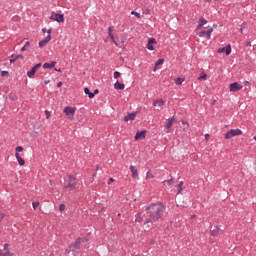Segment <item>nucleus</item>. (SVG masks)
<instances>
[{"instance_id": "28", "label": "nucleus", "mask_w": 256, "mask_h": 256, "mask_svg": "<svg viewBox=\"0 0 256 256\" xmlns=\"http://www.w3.org/2000/svg\"><path fill=\"white\" fill-rule=\"evenodd\" d=\"M31 45V42L27 41L25 45L21 48V51H27V47Z\"/></svg>"}, {"instance_id": "18", "label": "nucleus", "mask_w": 256, "mask_h": 256, "mask_svg": "<svg viewBox=\"0 0 256 256\" xmlns=\"http://www.w3.org/2000/svg\"><path fill=\"white\" fill-rule=\"evenodd\" d=\"M114 88L117 89L118 91H123V89H125V84L116 81V83L114 84Z\"/></svg>"}, {"instance_id": "3", "label": "nucleus", "mask_w": 256, "mask_h": 256, "mask_svg": "<svg viewBox=\"0 0 256 256\" xmlns=\"http://www.w3.org/2000/svg\"><path fill=\"white\" fill-rule=\"evenodd\" d=\"M238 135H243L241 129H231L225 134L224 139H233V137H237Z\"/></svg>"}, {"instance_id": "57", "label": "nucleus", "mask_w": 256, "mask_h": 256, "mask_svg": "<svg viewBox=\"0 0 256 256\" xmlns=\"http://www.w3.org/2000/svg\"><path fill=\"white\" fill-rule=\"evenodd\" d=\"M247 84H249V82H248V81H245V82H244V85H247Z\"/></svg>"}, {"instance_id": "16", "label": "nucleus", "mask_w": 256, "mask_h": 256, "mask_svg": "<svg viewBox=\"0 0 256 256\" xmlns=\"http://www.w3.org/2000/svg\"><path fill=\"white\" fill-rule=\"evenodd\" d=\"M173 123H175V116L168 119V122L165 124V128L171 129V127H173Z\"/></svg>"}, {"instance_id": "39", "label": "nucleus", "mask_w": 256, "mask_h": 256, "mask_svg": "<svg viewBox=\"0 0 256 256\" xmlns=\"http://www.w3.org/2000/svg\"><path fill=\"white\" fill-rule=\"evenodd\" d=\"M59 211L61 212L65 211V204H60Z\"/></svg>"}, {"instance_id": "55", "label": "nucleus", "mask_w": 256, "mask_h": 256, "mask_svg": "<svg viewBox=\"0 0 256 256\" xmlns=\"http://www.w3.org/2000/svg\"><path fill=\"white\" fill-rule=\"evenodd\" d=\"M66 253H71V250H69V249H66Z\"/></svg>"}, {"instance_id": "46", "label": "nucleus", "mask_w": 256, "mask_h": 256, "mask_svg": "<svg viewBox=\"0 0 256 256\" xmlns=\"http://www.w3.org/2000/svg\"><path fill=\"white\" fill-rule=\"evenodd\" d=\"M113 181H115V179L109 178V180H108V185H111V183H113Z\"/></svg>"}, {"instance_id": "13", "label": "nucleus", "mask_w": 256, "mask_h": 256, "mask_svg": "<svg viewBox=\"0 0 256 256\" xmlns=\"http://www.w3.org/2000/svg\"><path fill=\"white\" fill-rule=\"evenodd\" d=\"M130 171L132 173V178L133 179H139V172L137 170V167L130 165Z\"/></svg>"}, {"instance_id": "7", "label": "nucleus", "mask_w": 256, "mask_h": 256, "mask_svg": "<svg viewBox=\"0 0 256 256\" xmlns=\"http://www.w3.org/2000/svg\"><path fill=\"white\" fill-rule=\"evenodd\" d=\"M41 63H37L35 64L30 71L27 72V76L30 78V79H33V77L35 76V73H37V70L39 69V67H41Z\"/></svg>"}, {"instance_id": "58", "label": "nucleus", "mask_w": 256, "mask_h": 256, "mask_svg": "<svg viewBox=\"0 0 256 256\" xmlns=\"http://www.w3.org/2000/svg\"><path fill=\"white\" fill-rule=\"evenodd\" d=\"M205 137H206V138L209 137V134H205Z\"/></svg>"}, {"instance_id": "14", "label": "nucleus", "mask_w": 256, "mask_h": 256, "mask_svg": "<svg viewBox=\"0 0 256 256\" xmlns=\"http://www.w3.org/2000/svg\"><path fill=\"white\" fill-rule=\"evenodd\" d=\"M135 117H137V112L129 113L124 117V121H135Z\"/></svg>"}, {"instance_id": "5", "label": "nucleus", "mask_w": 256, "mask_h": 256, "mask_svg": "<svg viewBox=\"0 0 256 256\" xmlns=\"http://www.w3.org/2000/svg\"><path fill=\"white\" fill-rule=\"evenodd\" d=\"M76 111H77V109H75L71 106H67L64 108L63 113H65V115L68 117V119H73V116L75 115Z\"/></svg>"}, {"instance_id": "61", "label": "nucleus", "mask_w": 256, "mask_h": 256, "mask_svg": "<svg viewBox=\"0 0 256 256\" xmlns=\"http://www.w3.org/2000/svg\"><path fill=\"white\" fill-rule=\"evenodd\" d=\"M254 139H256V136L254 137Z\"/></svg>"}, {"instance_id": "22", "label": "nucleus", "mask_w": 256, "mask_h": 256, "mask_svg": "<svg viewBox=\"0 0 256 256\" xmlns=\"http://www.w3.org/2000/svg\"><path fill=\"white\" fill-rule=\"evenodd\" d=\"M163 63H165V59H163V58L158 59V60L156 61V63H155L154 71L157 70V67H159V65H163Z\"/></svg>"}, {"instance_id": "36", "label": "nucleus", "mask_w": 256, "mask_h": 256, "mask_svg": "<svg viewBox=\"0 0 256 256\" xmlns=\"http://www.w3.org/2000/svg\"><path fill=\"white\" fill-rule=\"evenodd\" d=\"M32 207H33L34 211L37 210V207H39V202H33Z\"/></svg>"}, {"instance_id": "34", "label": "nucleus", "mask_w": 256, "mask_h": 256, "mask_svg": "<svg viewBox=\"0 0 256 256\" xmlns=\"http://www.w3.org/2000/svg\"><path fill=\"white\" fill-rule=\"evenodd\" d=\"M121 77V73L119 71L114 72V79H119Z\"/></svg>"}, {"instance_id": "11", "label": "nucleus", "mask_w": 256, "mask_h": 256, "mask_svg": "<svg viewBox=\"0 0 256 256\" xmlns=\"http://www.w3.org/2000/svg\"><path fill=\"white\" fill-rule=\"evenodd\" d=\"M217 53H226V55H231V44H227L225 47L219 48Z\"/></svg>"}, {"instance_id": "23", "label": "nucleus", "mask_w": 256, "mask_h": 256, "mask_svg": "<svg viewBox=\"0 0 256 256\" xmlns=\"http://www.w3.org/2000/svg\"><path fill=\"white\" fill-rule=\"evenodd\" d=\"M157 105H158V107H162V105H165V101L164 100H156V101H154L153 102V106L157 107Z\"/></svg>"}, {"instance_id": "24", "label": "nucleus", "mask_w": 256, "mask_h": 256, "mask_svg": "<svg viewBox=\"0 0 256 256\" xmlns=\"http://www.w3.org/2000/svg\"><path fill=\"white\" fill-rule=\"evenodd\" d=\"M176 187L178 189V195H181L183 193V181H180Z\"/></svg>"}, {"instance_id": "37", "label": "nucleus", "mask_w": 256, "mask_h": 256, "mask_svg": "<svg viewBox=\"0 0 256 256\" xmlns=\"http://www.w3.org/2000/svg\"><path fill=\"white\" fill-rule=\"evenodd\" d=\"M9 75L8 71H2L1 72V77H7Z\"/></svg>"}, {"instance_id": "15", "label": "nucleus", "mask_w": 256, "mask_h": 256, "mask_svg": "<svg viewBox=\"0 0 256 256\" xmlns=\"http://www.w3.org/2000/svg\"><path fill=\"white\" fill-rule=\"evenodd\" d=\"M221 231V228H219V226H215L214 229H212L210 231V235L212 237H217V235H219V232Z\"/></svg>"}, {"instance_id": "30", "label": "nucleus", "mask_w": 256, "mask_h": 256, "mask_svg": "<svg viewBox=\"0 0 256 256\" xmlns=\"http://www.w3.org/2000/svg\"><path fill=\"white\" fill-rule=\"evenodd\" d=\"M108 35H109L111 41H113V43H115V45H117V42L115 41V36H113V32L108 33Z\"/></svg>"}, {"instance_id": "38", "label": "nucleus", "mask_w": 256, "mask_h": 256, "mask_svg": "<svg viewBox=\"0 0 256 256\" xmlns=\"http://www.w3.org/2000/svg\"><path fill=\"white\" fill-rule=\"evenodd\" d=\"M46 119H49L51 117V112L48 110H45Z\"/></svg>"}, {"instance_id": "50", "label": "nucleus", "mask_w": 256, "mask_h": 256, "mask_svg": "<svg viewBox=\"0 0 256 256\" xmlns=\"http://www.w3.org/2000/svg\"><path fill=\"white\" fill-rule=\"evenodd\" d=\"M97 94H99V89H96V90L94 91V93H93L94 96L97 95Z\"/></svg>"}, {"instance_id": "44", "label": "nucleus", "mask_w": 256, "mask_h": 256, "mask_svg": "<svg viewBox=\"0 0 256 256\" xmlns=\"http://www.w3.org/2000/svg\"><path fill=\"white\" fill-rule=\"evenodd\" d=\"M4 251H9V244H4Z\"/></svg>"}, {"instance_id": "8", "label": "nucleus", "mask_w": 256, "mask_h": 256, "mask_svg": "<svg viewBox=\"0 0 256 256\" xmlns=\"http://www.w3.org/2000/svg\"><path fill=\"white\" fill-rule=\"evenodd\" d=\"M213 33V28H208L207 31L203 30L198 33L199 37H206V39H211V34Z\"/></svg>"}, {"instance_id": "49", "label": "nucleus", "mask_w": 256, "mask_h": 256, "mask_svg": "<svg viewBox=\"0 0 256 256\" xmlns=\"http://www.w3.org/2000/svg\"><path fill=\"white\" fill-rule=\"evenodd\" d=\"M50 185H51V187H54L55 186V182L53 180H50Z\"/></svg>"}, {"instance_id": "45", "label": "nucleus", "mask_w": 256, "mask_h": 256, "mask_svg": "<svg viewBox=\"0 0 256 256\" xmlns=\"http://www.w3.org/2000/svg\"><path fill=\"white\" fill-rule=\"evenodd\" d=\"M202 28H203V24H200V23L196 27L197 30L202 29Z\"/></svg>"}, {"instance_id": "43", "label": "nucleus", "mask_w": 256, "mask_h": 256, "mask_svg": "<svg viewBox=\"0 0 256 256\" xmlns=\"http://www.w3.org/2000/svg\"><path fill=\"white\" fill-rule=\"evenodd\" d=\"M167 184H168V185H173V178L167 180Z\"/></svg>"}, {"instance_id": "42", "label": "nucleus", "mask_w": 256, "mask_h": 256, "mask_svg": "<svg viewBox=\"0 0 256 256\" xmlns=\"http://www.w3.org/2000/svg\"><path fill=\"white\" fill-rule=\"evenodd\" d=\"M12 59H10V63H15V61H17V59H15V55H11Z\"/></svg>"}, {"instance_id": "52", "label": "nucleus", "mask_w": 256, "mask_h": 256, "mask_svg": "<svg viewBox=\"0 0 256 256\" xmlns=\"http://www.w3.org/2000/svg\"><path fill=\"white\" fill-rule=\"evenodd\" d=\"M42 32L47 33V28H43Z\"/></svg>"}, {"instance_id": "54", "label": "nucleus", "mask_w": 256, "mask_h": 256, "mask_svg": "<svg viewBox=\"0 0 256 256\" xmlns=\"http://www.w3.org/2000/svg\"><path fill=\"white\" fill-rule=\"evenodd\" d=\"M204 1H206L207 3H211L213 0H204Z\"/></svg>"}, {"instance_id": "21", "label": "nucleus", "mask_w": 256, "mask_h": 256, "mask_svg": "<svg viewBox=\"0 0 256 256\" xmlns=\"http://www.w3.org/2000/svg\"><path fill=\"white\" fill-rule=\"evenodd\" d=\"M84 93L88 95L89 99H93L95 97V94H93L89 88H84Z\"/></svg>"}, {"instance_id": "47", "label": "nucleus", "mask_w": 256, "mask_h": 256, "mask_svg": "<svg viewBox=\"0 0 256 256\" xmlns=\"http://www.w3.org/2000/svg\"><path fill=\"white\" fill-rule=\"evenodd\" d=\"M108 33H113V26H110V27L108 28Z\"/></svg>"}, {"instance_id": "41", "label": "nucleus", "mask_w": 256, "mask_h": 256, "mask_svg": "<svg viewBox=\"0 0 256 256\" xmlns=\"http://www.w3.org/2000/svg\"><path fill=\"white\" fill-rule=\"evenodd\" d=\"M15 59H23V54L14 55Z\"/></svg>"}, {"instance_id": "33", "label": "nucleus", "mask_w": 256, "mask_h": 256, "mask_svg": "<svg viewBox=\"0 0 256 256\" xmlns=\"http://www.w3.org/2000/svg\"><path fill=\"white\" fill-rule=\"evenodd\" d=\"M153 177H155V176H153V174L151 173V171H148V172L146 173V179H153Z\"/></svg>"}, {"instance_id": "48", "label": "nucleus", "mask_w": 256, "mask_h": 256, "mask_svg": "<svg viewBox=\"0 0 256 256\" xmlns=\"http://www.w3.org/2000/svg\"><path fill=\"white\" fill-rule=\"evenodd\" d=\"M57 87H63V82H58Z\"/></svg>"}, {"instance_id": "26", "label": "nucleus", "mask_w": 256, "mask_h": 256, "mask_svg": "<svg viewBox=\"0 0 256 256\" xmlns=\"http://www.w3.org/2000/svg\"><path fill=\"white\" fill-rule=\"evenodd\" d=\"M183 81H185V79L178 77L175 79V83L176 85H183Z\"/></svg>"}, {"instance_id": "17", "label": "nucleus", "mask_w": 256, "mask_h": 256, "mask_svg": "<svg viewBox=\"0 0 256 256\" xmlns=\"http://www.w3.org/2000/svg\"><path fill=\"white\" fill-rule=\"evenodd\" d=\"M55 65H57V62L52 61L51 63H44L43 64V69H53V67H55Z\"/></svg>"}, {"instance_id": "35", "label": "nucleus", "mask_w": 256, "mask_h": 256, "mask_svg": "<svg viewBox=\"0 0 256 256\" xmlns=\"http://www.w3.org/2000/svg\"><path fill=\"white\" fill-rule=\"evenodd\" d=\"M15 151H16V153H21V151H23V146H17L15 148Z\"/></svg>"}, {"instance_id": "32", "label": "nucleus", "mask_w": 256, "mask_h": 256, "mask_svg": "<svg viewBox=\"0 0 256 256\" xmlns=\"http://www.w3.org/2000/svg\"><path fill=\"white\" fill-rule=\"evenodd\" d=\"M131 15H135V17H137V19H141V13L132 11V12H131Z\"/></svg>"}, {"instance_id": "53", "label": "nucleus", "mask_w": 256, "mask_h": 256, "mask_svg": "<svg viewBox=\"0 0 256 256\" xmlns=\"http://www.w3.org/2000/svg\"><path fill=\"white\" fill-rule=\"evenodd\" d=\"M55 71H58V73H61V68L60 69L55 68Z\"/></svg>"}, {"instance_id": "27", "label": "nucleus", "mask_w": 256, "mask_h": 256, "mask_svg": "<svg viewBox=\"0 0 256 256\" xmlns=\"http://www.w3.org/2000/svg\"><path fill=\"white\" fill-rule=\"evenodd\" d=\"M0 256H13V253H11L9 250L5 251V253H3L2 250H0Z\"/></svg>"}, {"instance_id": "51", "label": "nucleus", "mask_w": 256, "mask_h": 256, "mask_svg": "<svg viewBox=\"0 0 256 256\" xmlns=\"http://www.w3.org/2000/svg\"><path fill=\"white\" fill-rule=\"evenodd\" d=\"M50 82H51L50 80H45L44 81L45 85H49Z\"/></svg>"}, {"instance_id": "59", "label": "nucleus", "mask_w": 256, "mask_h": 256, "mask_svg": "<svg viewBox=\"0 0 256 256\" xmlns=\"http://www.w3.org/2000/svg\"><path fill=\"white\" fill-rule=\"evenodd\" d=\"M0 219H3V215H0Z\"/></svg>"}, {"instance_id": "25", "label": "nucleus", "mask_w": 256, "mask_h": 256, "mask_svg": "<svg viewBox=\"0 0 256 256\" xmlns=\"http://www.w3.org/2000/svg\"><path fill=\"white\" fill-rule=\"evenodd\" d=\"M205 79H207V74L205 72H202L198 77V81H203Z\"/></svg>"}, {"instance_id": "10", "label": "nucleus", "mask_w": 256, "mask_h": 256, "mask_svg": "<svg viewBox=\"0 0 256 256\" xmlns=\"http://www.w3.org/2000/svg\"><path fill=\"white\" fill-rule=\"evenodd\" d=\"M241 89H243V86H241V84H239L238 82L230 84V91L232 93H236V91H241Z\"/></svg>"}, {"instance_id": "12", "label": "nucleus", "mask_w": 256, "mask_h": 256, "mask_svg": "<svg viewBox=\"0 0 256 256\" xmlns=\"http://www.w3.org/2000/svg\"><path fill=\"white\" fill-rule=\"evenodd\" d=\"M147 135V130L138 131L135 135V141H139V139H145Z\"/></svg>"}, {"instance_id": "4", "label": "nucleus", "mask_w": 256, "mask_h": 256, "mask_svg": "<svg viewBox=\"0 0 256 256\" xmlns=\"http://www.w3.org/2000/svg\"><path fill=\"white\" fill-rule=\"evenodd\" d=\"M50 19L56 21L57 23H65V15L52 12Z\"/></svg>"}, {"instance_id": "60", "label": "nucleus", "mask_w": 256, "mask_h": 256, "mask_svg": "<svg viewBox=\"0 0 256 256\" xmlns=\"http://www.w3.org/2000/svg\"><path fill=\"white\" fill-rule=\"evenodd\" d=\"M248 45L251 46V43L249 42Z\"/></svg>"}, {"instance_id": "19", "label": "nucleus", "mask_w": 256, "mask_h": 256, "mask_svg": "<svg viewBox=\"0 0 256 256\" xmlns=\"http://www.w3.org/2000/svg\"><path fill=\"white\" fill-rule=\"evenodd\" d=\"M15 157H16L19 165H21V166L25 165V160L21 158V155L19 153H15Z\"/></svg>"}, {"instance_id": "56", "label": "nucleus", "mask_w": 256, "mask_h": 256, "mask_svg": "<svg viewBox=\"0 0 256 256\" xmlns=\"http://www.w3.org/2000/svg\"><path fill=\"white\" fill-rule=\"evenodd\" d=\"M243 29H244L243 27H242V28H240V33H243Z\"/></svg>"}, {"instance_id": "9", "label": "nucleus", "mask_w": 256, "mask_h": 256, "mask_svg": "<svg viewBox=\"0 0 256 256\" xmlns=\"http://www.w3.org/2000/svg\"><path fill=\"white\" fill-rule=\"evenodd\" d=\"M48 35L46 36L45 39L39 42V47H45L51 41V29L47 31Z\"/></svg>"}, {"instance_id": "29", "label": "nucleus", "mask_w": 256, "mask_h": 256, "mask_svg": "<svg viewBox=\"0 0 256 256\" xmlns=\"http://www.w3.org/2000/svg\"><path fill=\"white\" fill-rule=\"evenodd\" d=\"M199 24L200 25H207V21H206V19L205 18H203V17H201L200 19H199Z\"/></svg>"}, {"instance_id": "20", "label": "nucleus", "mask_w": 256, "mask_h": 256, "mask_svg": "<svg viewBox=\"0 0 256 256\" xmlns=\"http://www.w3.org/2000/svg\"><path fill=\"white\" fill-rule=\"evenodd\" d=\"M143 219H145V214L143 215V214L139 213V214H137L135 221H136V223H143Z\"/></svg>"}, {"instance_id": "2", "label": "nucleus", "mask_w": 256, "mask_h": 256, "mask_svg": "<svg viewBox=\"0 0 256 256\" xmlns=\"http://www.w3.org/2000/svg\"><path fill=\"white\" fill-rule=\"evenodd\" d=\"M76 186H77V178H75V176L73 175H70L67 185L64 186L65 189H69V191H73Z\"/></svg>"}, {"instance_id": "6", "label": "nucleus", "mask_w": 256, "mask_h": 256, "mask_svg": "<svg viewBox=\"0 0 256 256\" xmlns=\"http://www.w3.org/2000/svg\"><path fill=\"white\" fill-rule=\"evenodd\" d=\"M87 242V238H78L74 243H72L69 248L73 247L74 249H81L82 243Z\"/></svg>"}, {"instance_id": "1", "label": "nucleus", "mask_w": 256, "mask_h": 256, "mask_svg": "<svg viewBox=\"0 0 256 256\" xmlns=\"http://www.w3.org/2000/svg\"><path fill=\"white\" fill-rule=\"evenodd\" d=\"M146 213L144 214V225H149V223H157L162 219L165 214V205L163 203H151L145 206Z\"/></svg>"}, {"instance_id": "40", "label": "nucleus", "mask_w": 256, "mask_h": 256, "mask_svg": "<svg viewBox=\"0 0 256 256\" xmlns=\"http://www.w3.org/2000/svg\"><path fill=\"white\" fill-rule=\"evenodd\" d=\"M148 43L153 45V43H157V40H155V38H150Z\"/></svg>"}, {"instance_id": "31", "label": "nucleus", "mask_w": 256, "mask_h": 256, "mask_svg": "<svg viewBox=\"0 0 256 256\" xmlns=\"http://www.w3.org/2000/svg\"><path fill=\"white\" fill-rule=\"evenodd\" d=\"M147 49H149V51H155V47H153V44L151 43H147Z\"/></svg>"}]
</instances>
